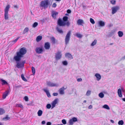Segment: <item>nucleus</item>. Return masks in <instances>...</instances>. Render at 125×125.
<instances>
[{"label":"nucleus","mask_w":125,"mask_h":125,"mask_svg":"<svg viewBox=\"0 0 125 125\" xmlns=\"http://www.w3.org/2000/svg\"><path fill=\"white\" fill-rule=\"evenodd\" d=\"M65 15H67V16H68V14H66Z\"/></svg>","instance_id":"774afa93"},{"label":"nucleus","mask_w":125,"mask_h":125,"mask_svg":"<svg viewBox=\"0 0 125 125\" xmlns=\"http://www.w3.org/2000/svg\"><path fill=\"white\" fill-rule=\"evenodd\" d=\"M10 90H8L6 91L5 92L3 93V94L2 98L4 99H5L6 96L9 94L10 92Z\"/></svg>","instance_id":"f8f14e48"},{"label":"nucleus","mask_w":125,"mask_h":125,"mask_svg":"<svg viewBox=\"0 0 125 125\" xmlns=\"http://www.w3.org/2000/svg\"><path fill=\"white\" fill-rule=\"evenodd\" d=\"M103 108L107 110H109L110 108L109 106L107 104H104L103 106Z\"/></svg>","instance_id":"c756f323"},{"label":"nucleus","mask_w":125,"mask_h":125,"mask_svg":"<svg viewBox=\"0 0 125 125\" xmlns=\"http://www.w3.org/2000/svg\"><path fill=\"white\" fill-rule=\"evenodd\" d=\"M1 81L2 82V85L5 84H8V83L5 80L1 79Z\"/></svg>","instance_id":"f704fd0d"},{"label":"nucleus","mask_w":125,"mask_h":125,"mask_svg":"<svg viewBox=\"0 0 125 125\" xmlns=\"http://www.w3.org/2000/svg\"><path fill=\"white\" fill-rule=\"evenodd\" d=\"M68 20V17L66 16L64 17L63 18V21L66 22Z\"/></svg>","instance_id":"473e14b6"},{"label":"nucleus","mask_w":125,"mask_h":125,"mask_svg":"<svg viewBox=\"0 0 125 125\" xmlns=\"http://www.w3.org/2000/svg\"><path fill=\"white\" fill-rule=\"evenodd\" d=\"M92 108V106L91 105H90L88 107V108L89 109H91Z\"/></svg>","instance_id":"4d7b16f0"},{"label":"nucleus","mask_w":125,"mask_h":125,"mask_svg":"<svg viewBox=\"0 0 125 125\" xmlns=\"http://www.w3.org/2000/svg\"><path fill=\"white\" fill-rule=\"evenodd\" d=\"M0 125H3V124L2 123H0Z\"/></svg>","instance_id":"69168bd1"},{"label":"nucleus","mask_w":125,"mask_h":125,"mask_svg":"<svg viewBox=\"0 0 125 125\" xmlns=\"http://www.w3.org/2000/svg\"><path fill=\"white\" fill-rule=\"evenodd\" d=\"M42 113L43 112L42 110H39L37 112L38 116H41L42 115Z\"/></svg>","instance_id":"393cba45"},{"label":"nucleus","mask_w":125,"mask_h":125,"mask_svg":"<svg viewBox=\"0 0 125 125\" xmlns=\"http://www.w3.org/2000/svg\"><path fill=\"white\" fill-rule=\"evenodd\" d=\"M58 94L57 93H54L53 94V95L54 96H57L58 95Z\"/></svg>","instance_id":"864d4df0"},{"label":"nucleus","mask_w":125,"mask_h":125,"mask_svg":"<svg viewBox=\"0 0 125 125\" xmlns=\"http://www.w3.org/2000/svg\"><path fill=\"white\" fill-rule=\"evenodd\" d=\"M98 24L99 26L103 27L104 26L105 23L103 21H100L98 22Z\"/></svg>","instance_id":"6ab92c4d"},{"label":"nucleus","mask_w":125,"mask_h":125,"mask_svg":"<svg viewBox=\"0 0 125 125\" xmlns=\"http://www.w3.org/2000/svg\"><path fill=\"white\" fill-rule=\"evenodd\" d=\"M21 87V85H19L18 86H15V87L16 88H19L20 87Z\"/></svg>","instance_id":"6e6d98bb"},{"label":"nucleus","mask_w":125,"mask_h":125,"mask_svg":"<svg viewBox=\"0 0 125 125\" xmlns=\"http://www.w3.org/2000/svg\"><path fill=\"white\" fill-rule=\"evenodd\" d=\"M124 124V122L122 120L119 121L118 122V124L119 125H123Z\"/></svg>","instance_id":"e433bc0d"},{"label":"nucleus","mask_w":125,"mask_h":125,"mask_svg":"<svg viewBox=\"0 0 125 125\" xmlns=\"http://www.w3.org/2000/svg\"><path fill=\"white\" fill-rule=\"evenodd\" d=\"M97 41V40L96 39H95L94 41L91 44V46H94L96 44Z\"/></svg>","instance_id":"bb28decb"},{"label":"nucleus","mask_w":125,"mask_h":125,"mask_svg":"<svg viewBox=\"0 0 125 125\" xmlns=\"http://www.w3.org/2000/svg\"><path fill=\"white\" fill-rule=\"evenodd\" d=\"M71 33V31H69L67 33L65 39V42L66 45H67L69 42L70 39V37Z\"/></svg>","instance_id":"423d86ee"},{"label":"nucleus","mask_w":125,"mask_h":125,"mask_svg":"<svg viewBox=\"0 0 125 125\" xmlns=\"http://www.w3.org/2000/svg\"><path fill=\"white\" fill-rule=\"evenodd\" d=\"M45 121H42V124H45Z\"/></svg>","instance_id":"bf43d9fd"},{"label":"nucleus","mask_w":125,"mask_h":125,"mask_svg":"<svg viewBox=\"0 0 125 125\" xmlns=\"http://www.w3.org/2000/svg\"><path fill=\"white\" fill-rule=\"evenodd\" d=\"M27 52V50L25 47L21 48L19 52H17L16 55L14 56L13 59L16 61H20L21 58L23 57V55L25 54Z\"/></svg>","instance_id":"f257e3e1"},{"label":"nucleus","mask_w":125,"mask_h":125,"mask_svg":"<svg viewBox=\"0 0 125 125\" xmlns=\"http://www.w3.org/2000/svg\"><path fill=\"white\" fill-rule=\"evenodd\" d=\"M56 6V4L55 3H54L52 5V7L53 8H55Z\"/></svg>","instance_id":"3c124183"},{"label":"nucleus","mask_w":125,"mask_h":125,"mask_svg":"<svg viewBox=\"0 0 125 125\" xmlns=\"http://www.w3.org/2000/svg\"><path fill=\"white\" fill-rule=\"evenodd\" d=\"M91 91L89 90H88L86 93V95L87 96H89L91 94Z\"/></svg>","instance_id":"2f4dec72"},{"label":"nucleus","mask_w":125,"mask_h":125,"mask_svg":"<svg viewBox=\"0 0 125 125\" xmlns=\"http://www.w3.org/2000/svg\"><path fill=\"white\" fill-rule=\"evenodd\" d=\"M62 122L63 124H65L66 123V121L64 119H62Z\"/></svg>","instance_id":"de8ad7c7"},{"label":"nucleus","mask_w":125,"mask_h":125,"mask_svg":"<svg viewBox=\"0 0 125 125\" xmlns=\"http://www.w3.org/2000/svg\"><path fill=\"white\" fill-rule=\"evenodd\" d=\"M117 94L118 96L120 97H121L122 96V94L121 90L120 89H119L118 90Z\"/></svg>","instance_id":"412c9836"},{"label":"nucleus","mask_w":125,"mask_h":125,"mask_svg":"<svg viewBox=\"0 0 125 125\" xmlns=\"http://www.w3.org/2000/svg\"><path fill=\"white\" fill-rule=\"evenodd\" d=\"M57 31L59 33L62 34L63 33V31L59 27H57L56 28Z\"/></svg>","instance_id":"5701e85b"},{"label":"nucleus","mask_w":125,"mask_h":125,"mask_svg":"<svg viewBox=\"0 0 125 125\" xmlns=\"http://www.w3.org/2000/svg\"><path fill=\"white\" fill-rule=\"evenodd\" d=\"M24 99L26 101H28V98L27 96H25L24 97Z\"/></svg>","instance_id":"8fccbe9b"},{"label":"nucleus","mask_w":125,"mask_h":125,"mask_svg":"<svg viewBox=\"0 0 125 125\" xmlns=\"http://www.w3.org/2000/svg\"><path fill=\"white\" fill-rule=\"evenodd\" d=\"M82 81V79L81 78H78L77 79V81L78 82H80Z\"/></svg>","instance_id":"603ef678"},{"label":"nucleus","mask_w":125,"mask_h":125,"mask_svg":"<svg viewBox=\"0 0 125 125\" xmlns=\"http://www.w3.org/2000/svg\"><path fill=\"white\" fill-rule=\"evenodd\" d=\"M16 61L17 64L16 65V67L18 68H20L23 67L24 66V64L25 63V61H23L21 62H19V61Z\"/></svg>","instance_id":"0eeeda50"},{"label":"nucleus","mask_w":125,"mask_h":125,"mask_svg":"<svg viewBox=\"0 0 125 125\" xmlns=\"http://www.w3.org/2000/svg\"><path fill=\"white\" fill-rule=\"evenodd\" d=\"M43 90L46 93L47 97H48L50 98L51 97V95L49 93V90L46 89H44Z\"/></svg>","instance_id":"a211bd4d"},{"label":"nucleus","mask_w":125,"mask_h":125,"mask_svg":"<svg viewBox=\"0 0 125 125\" xmlns=\"http://www.w3.org/2000/svg\"><path fill=\"white\" fill-rule=\"evenodd\" d=\"M57 23L60 26H64L66 25L67 26H69L70 25V23L69 21L65 22L60 19H59L58 20Z\"/></svg>","instance_id":"f03ea898"},{"label":"nucleus","mask_w":125,"mask_h":125,"mask_svg":"<svg viewBox=\"0 0 125 125\" xmlns=\"http://www.w3.org/2000/svg\"><path fill=\"white\" fill-rule=\"evenodd\" d=\"M42 38V37L41 36H39L37 37L36 38V41L37 42L40 41Z\"/></svg>","instance_id":"7c9ffc66"},{"label":"nucleus","mask_w":125,"mask_h":125,"mask_svg":"<svg viewBox=\"0 0 125 125\" xmlns=\"http://www.w3.org/2000/svg\"><path fill=\"white\" fill-rule=\"evenodd\" d=\"M125 59V55L122 58L121 60H124Z\"/></svg>","instance_id":"13d9d810"},{"label":"nucleus","mask_w":125,"mask_h":125,"mask_svg":"<svg viewBox=\"0 0 125 125\" xmlns=\"http://www.w3.org/2000/svg\"><path fill=\"white\" fill-rule=\"evenodd\" d=\"M29 30V28L28 27H26L24 30L23 32V34H24L28 32Z\"/></svg>","instance_id":"cd10ccee"},{"label":"nucleus","mask_w":125,"mask_h":125,"mask_svg":"<svg viewBox=\"0 0 125 125\" xmlns=\"http://www.w3.org/2000/svg\"><path fill=\"white\" fill-rule=\"evenodd\" d=\"M38 25V23L37 22H35L32 25V27L33 28L36 27Z\"/></svg>","instance_id":"a19ab883"},{"label":"nucleus","mask_w":125,"mask_h":125,"mask_svg":"<svg viewBox=\"0 0 125 125\" xmlns=\"http://www.w3.org/2000/svg\"><path fill=\"white\" fill-rule=\"evenodd\" d=\"M49 4L48 0H45L42 1L40 3V6L41 7L43 8L44 9L47 8Z\"/></svg>","instance_id":"20e7f679"},{"label":"nucleus","mask_w":125,"mask_h":125,"mask_svg":"<svg viewBox=\"0 0 125 125\" xmlns=\"http://www.w3.org/2000/svg\"><path fill=\"white\" fill-rule=\"evenodd\" d=\"M19 38L20 37H18L16 39L13 40L12 42H14V43H15Z\"/></svg>","instance_id":"09e8293b"},{"label":"nucleus","mask_w":125,"mask_h":125,"mask_svg":"<svg viewBox=\"0 0 125 125\" xmlns=\"http://www.w3.org/2000/svg\"><path fill=\"white\" fill-rule=\"evenodd\" d=\"M119 9V7L118 6H116L112 8V12L113 14L115 13Z\"/></svg>","instance_id":"6e6552de"},{"label":"nucleus","mask_w":125,"mask_h":125,"mask_svg":"<svg viewBox=\"0 0 125 125\" xmlns=\"http://www.w3.org/2000/svg\"><path fill=\"white\" fill-rule=\"evenodd\" d=\"M86 100H84V101H83V102L84 103H86Z\"/></svg>","instance_id":"0e129e2a"},{"label":"nucleus","mask_w":125,"mask_h":125,"mask_svg":"<svg viewBox=\"0 0 125 125\" xmlns=\"http://www.w3.org/2000/svg\"><path fill=\"white\" fill-rule=\"evenodd\" d=\"M56 1H60L61 0H55Z\"/></svg>","instance_id":"338daca9"},{"label":"nucleus","mask_w":125,"mask_h":125,"mask_svg":"<svg viewBox=\"0 0 125 125\" xmlns=\"http://www.w3.org/2000/svg\"><path fill=\"white\" fill-rule=\"evenodd\" d=\"M95 76L96 77V80L97 81H99L101 78L100 75L98 73H96L95 75Z\"/></svg>","instance_id":"aec40b11"},{"label":"nucleus","mask_w":125,"mask_h":125,"mask_svg":"<svg viewBox=\"0 0 125 125\" xmlns=\"http://www.w3.org/2000/svg\"><path fill=\"white\" fill-rule=\"evenodd\" d=\"M46 83L47 85L49 87H57L59 86V84L57 83H53L50 81H48L46 82Z\"/></svg>","instance_id":"39448f33"},{"label":"nucleus","mask_w":125,"mask_h":125,"mask_svg":"<svg viewBox=\"0 0 125 125\" xmlns=\"http://www.w3.org/2000/svg\"><path fill=\"white\" fill-rule=\"evenodd\" d=\"M104 96V94L102 92L98 94L99 97L101 98H103Z\"/></svg>","instance_id":"72a5a7b5"},{"label":"nucleus","mask_w":125,"mask_h":125,"mask_svg":"<svg viewBox=\"0 0 125 125\" xmlns=\"http://www.w3.org/2000/svg\"><path fill=\"white\" fill-rule=\"evenodd\" d=\"M58 14V12L55 11H52V16L54 19L56 18V16Z\"/></svg>","instance_id":"f3484780"},{"label":"nucleus","mask_w":125,"mask_h":125,"mask_svg":"<svg viewBox=\"0 0 125 125\" xmlns=\"http://www.w3.org/2000/svg\"><path fill=\"white\" fill-rule=\"evenodd\" d=\"M118 36L120 37H122L123 35V33L122 31H119L118 32Z\"/></svg>","instance_id":"c85d7f7f"},{"label":"nucleus","mask_w":125,"mask_h":125,"mask_svg":"<svg viewBox=\"0 0 125 125\" xmlns=\"http://www.w3.org/2000/svg\"><path fill=\"white\" fill-rule=\"evenodd\" d=\"M111 122L112 123H114V121L112 120H110Z\"/></svg>","instance_id":"052dcab7"},{"label":"nucleus","mask_w":125,"mask_h":125,"mask_svg":"<svg viewBox=\"0 0 125 125\" xmlns=\"http://www.w3.org/2000/svg\"><path fill=\"white\" fill-rule=\"evenodd\" d=\"M31 70L32 73H33V75L35 74V70L34 68L33 67H31Z\"/></svg>","instance_id":"58836bf2"},{"label":"nucleus","mask_w":125,"mask_h":125,"mask_svg":"<svg viewBox=\"0 0 125 125\" xmlns=\"http://www.w3.org/2000/svg\"><path fill=\"white\" fill-rule=\"evenodd\" d=\"M122 100L123 101L125 102V98H122Z\"/></svg>","instance_id":"e2e57ef3"},{"label":"nucleus","mask_w":125,"mask_h":125,"mask_svg":"<svg viewBox=\"0 0 125 125\" xmlns=\"http://www.w3.org/2000/svg\"><path fill=\"white\" fill-rule=\"evenodd\" d=\"M61 57L62 54L61 52H58L56 53L55 57L56 60H58L60 59Z\"/></svg>","instance_id":"9b49d317"},{"label":"nucleus","mask_w":125,"mask_h":125,"mask_svg":"<svg viewBox=\"0 0 125 125\" xmlns=\"http://www.w3.org/2000/svg\"><path fill=\"white\" fill-rule=\"evenodd\" d=\"M74 35L79 38H81L83 36L82 35L78 33H77L76 34H74Z\"/></svg>","instance_id":"b1692460"},{"label":"nucleus","mask_w":125,"mask_h":125,"mask_svg":"<svg viewBox=\"0 0 125 125\" xmlns=\"http://www.w3.org/2000/svg\"><path fill=\"white\" fill-rule=\"evenodd\" d=\"M77 23L78 25H82V24L83 23V20L79 19L78 20Z\"/></svg>","instance_id":"4be33fe9"},{"label":"nucleus","mask_w":125,"mask_h":125,"mask_svg":"<svg viewBox=\"0 0 125 125\" xmlns=\"http://www.w3.org/2000/svg\"><path fill=\"white\" fill-rule=\"evenodd\" d=\"M16 106L17 107H20L21 108H22L23 107L22 105L20 104H17L16 105Z\"/></svg>","instance_id":"79ce46f5"},{"label":"nucleus","mask_w":125,"mask_h":125,"mask_svg":"<svg viewBox=\"0 0 125 125\" xmlns=\"http://www.w3.org/2000/svg\"><path fill=\"white\" fill-rule=\"evenodd\" d=\"M66 88H65L64 87L61 88L58 90L59 94L61 95H63L64 94V90H65Z\"/></svg>","instance_id":"ddd939ff"},{"label":"nucleus","mask_w":125,"mask_h":125,"mask_svg":"<svg viewBox=\"0 0 125 125\" xmlns=\"http://www.w3.org/2000/svg\"><path fill=\"white\" fill-rule=\"evenodd\" d=\"M58 99L57 98L55 99L51 103V109H53L55 107V105L58 103Z\"/></svg>","instance_id":"9d476101"},{"label":"nucleus","mask_w":125,"mask_h":125,"mask_svg":"<svg viewBox=\"0 0 125 125\" xmlns=\"http://www.w3.org/2000/svg\"><path fill=\"white\" fill-rule=\"evenodd\" d=\"M5 110L2 108H0V115H2L5 113Z\"/></svg>","instance_id":"a878e982"},{"label":"nucleus","mask_w":125,"mask_h":125,"mask_svg":"<svg viewBox=\"0 0 125 125\" xmlns=\"http://www.w3.org/2000/svg\"><path fill=\"white\" fill-rule=\"evenodd\" d=\"M77 121V118L76 117H73L69 120V123L70 125H73L74 122Z\"/></svg>","instance_id":"1a4fd4ad"},{"label":"nucleus","mask_w":125,"mask_h":125,"mask_svg":"<svg viewBox=\"0 0 125 125\" xmlns=\"http://www.w3.org/2000/svg\"><path fill=\"white\" fill-rule=\"evenodd\" d=\"M10 6L9 5H8L4 9V17L5 20H7L9 18L8 11Z\"/></svg>","instance_id":"7ed1b4c3"},{"label":"nucleus","mask_w":125,"mask_h":125,"mask_svg":"<svg viewBox=\"0 0 125 125\" xmlns=\"http://www.w3.org/2000/svg\"><path fill=\"white\" fill-rule=\"evenodd\" d=\"M67 12L68 13H71V10L69 9L68 10H67Z\"/></svg>","instance_id":"5fc2aeb1"},{"label":"nucleus","mask_w":125,"mask_h":125,"mask_svg":"<svg viewBox=\"0 0 125 125\" xmlns=\"http://www.w3.org/2000/svg\"><path fill=\"white\" fill-rule=\"evenodd\" d=\"M21 77L23 81L25 82H27V80L24 77V75L23 74H21Z\"/></svg>","instance_id":"c9c22d12"},{"label":"nucleus","mask_w":125,"mask_h":125,"mask_svg":"<svg viewBox=\"0 0 125 125\" xmlns=\"http://www.w3.org/2000/svg\"><path fill=\"white\" fill-rule=\"evenodd\" d=\"M10 119V118L9 117L6 116L5 117L3 118V120H9Z\"/></svg>","instance_id":"a18cd8bd"},{"label":"nucleus","mask_w":125,"mask_h":125,"mask_svg":"<svg viewBox=\"0 0 125 125\" xmlns=\"http://www.w3.org/2000/svg\"><path fill=\"white\" fill-rule=\"evenodd\" d=\"M50 47V43L49 42H46L45 43L44 45V47L46 50L49 49Z\"/></svg>","instance_id":"2eb2a0df"},{"label":"nucleus","mask_w":125,"mask_h":125,"mask_svg":"<svg viewBox=\"0 0 125 125\" xmlns=\"http://www.w3.org/2000/svg\"><path fill=\"white\" fill-rule=\"evenodd\" d=\"M90 22L92 24H94L95 23L94 20L92 18H90Z\"/></svg>","instance_id":"37998d69"},{"label":"nucleus","mask_w":125,"mask_h":125,"mask_svg":"<svg viewBox=\"0 0 125 125\" xmlns=\"http://www.w3.org/2000/svg\"><path fill=\"white\" fill-rule=\"evenodd\" d=\"M51 39L53 43H55V38L54 37H51Z\"/></svg>","instance_id":"4c0bfd02"},{"label":"nucleus","mask_w":125,"mask_h":125,"mask_svg":"<svg viewBox=\"0 0 125 125\" xmlns=\"http://www.w3.org/2000/svg\"><path fill=\"white\" fill-rule=\"evenodd\" d=\"M63 64L64 65H67L68 64V62L66 61H64L62 62Z\"/></svg>","instance_id":"c03bdc74"},{"label":"nucleus","mask_w":125,"mask_h":125,"mask_svg":"<svg viewBox=\"0 0 125 125\" xmlns=\"http://www.w3.org/2000/svg\"><path fill=\"white\" fill-rule=\"evenodd\" d=\"M110 2L113 4L115 5L116 3V1L115 0H110Z\"/></svg>","instance_id":"ea45409f"},{"label":"nucleus","mask_w":125,"mask_h":125,"mask_svg":"<svg viewBox=\"0 0 125 125\" xmlns=\"http://www.w3.org/2000/svg\"><path fill=\"white\" fill-rule=\"evenodd\" d=\"M43 51L42 48L37 47L36 49V52L38 53H41Z\"/></svg>","instance_id":"4468645a"},{"label":"nucleus","mask_w":125,"mask_h":125,"mask_svg":"<svg viewBox=\"0 0 125 125\" xmlns=\"http://www.w3.org/2000/svg\"><path fill=\"white\" fill-rule=\"evenodd\" d=\"M51 107V105L50 104H48L46 105V107L47 108L49 109Z\"/></svg>","instance_id":"49530a36"},{"label":"nucleus","mask_w":125,"mask_h":125,"mask_svg":"<svg viewBox=\"0 0 125 125\" xmlns=\"http://www.w3.org/2000/svg\"><path fill=\"white\" fill-rule=\"evenodd\" d=\"M65 57H66L70 59H72L73 58L72 56V55L69 53H66L65 54Z\"/></svg>","instance_id":"dca6fc26"},{"label":"nucleus","mask_w":125,"mask_h":125,"mask_svg":"<svg viewBox=\"0 0 125 125\" xmlns=\"http://www.w3.org/2000/svg\"><path fill=\"white\" fill-rule=\"evenodd\" d=\"M14 7L15 8H18L17 6L16 5H15L14 6Z\"/></svg>","instance_id":"680f3d73"}]
</instances>
